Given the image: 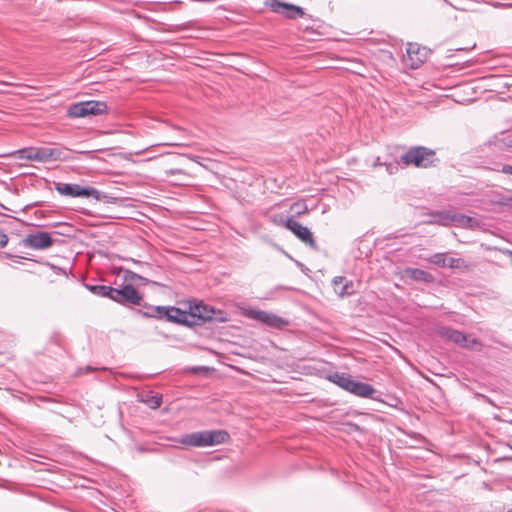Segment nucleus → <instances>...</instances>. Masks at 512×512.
<instances>
[{"label":"nucleus","mask_w":512,"mask_h":512,"mask_svg":"<svg viewBox=\"0 0 512 512\" xmlns=\"http://www.w3.org/2000/svg\"><path fill=\"white\" fill-rule=\"evenodd\" d=\"M186 311L185 325H201L206 321L225 322L228 320L226 312L215 309L203 302H189Z\"/></svg>","instance_id":"f257e3e1"},{"label":"nucleus","mask_w":512,"mask_h":512,"mask_svg":"<svg viewBox=\"0 0 512 512\" xmlns=\"http://www.w3.org/2000/svg\"><path fill=\"white\" fill-rule=\"evenodd\" d=\"M229 440L225 430H203L183 435L178 443L187 447H210Z\"/></svg>","instance_id":"f03ea898"},{"label":"nucleus","mask_w":512,"mask_h":512,"mask_svg":"<svg viewBox=\"0 0 512 512\" xmlns=\"http://www.w3.org/2000/svg\"><path fill=\"white\" fill-rule=\"evenodd\" d=\"M16 154L19 159L37 162L66 160V156L62 150L51 147L23 148L16 151Z\"/></svg>","instance_id":"7ed1b4c3"},{"label":"nucleus","mask_w":512,"mask_h":512,"mask_svg":"<svg viewBox=\"0 0 512 512\" xmlns=\"http://www.w3.org/2000/svg\"><path fill=\"white\" fill-rule=\"evenodd\" d=\"M435 161V152L423 146L412 147L401 156V162L404 165H414L419 168L430 167Z\"/></svg>","instance_id":"20e7f679"},{"label":"nucleus","mask_w":512,"mask_h":512,"mask_svg":"<svg viewBox=\"0 0 512 512\" xmlns=\"http://www.w3.org/2000/svg\"><path fill=\"white\" fill-rule=\"evenodd\" d=\"M111 300L123 306H141L143 297L132 284H126L121 288H114Z\"/></svg>","instance_id":"39448f33"},{"label":"nucleus","mask_w":512,"mask_h":512,"mask_svg":"<svg viewBox=\"0 0 512 512\" xmlns=\"http://www.w3.org/2000/svg\"><path fill=\"white\" fill-rule=\"evenodd\" d=\"M107 110V105L102 101H83L72 104L68 109V116L71 118H81L88 115H99Z\"/></svg>","instance_id":"423d86ee"},{"label":"nucleus","mask_w":512,"mask_h":512,"mask_svg":"<svg viewBox=\"0 0 512 512\" xmlns=\"http://www.w3.org/2000/svg\"><path fill=\"white\" fill-rule=\"evenodd\" d=\"M265 6L268 7L273 13L282 15L289 20L304 18L306 16V13L302 7L280 0H266Z\"/></svg>","instance_id":"0eeeda50"},{"label":"nucleus","mask_w":512,"mask_h":512,"mask_svg":"<svg viewBox=\"0 0 512 512\" xmlns=\"http://www.w3.org/2000/svg\"><path fill=\"white\" fill-rule=\"evenodd\" d=\"M55 190L64 196L93 197L96 200L100 199V192L91 186L82 187L79 184L55 183Z\"/></svg>","instance_id":"6e6552de"},{"label":"nucleus","mask_w":512,"mask_h":512,"mask_svg":"<svg viewBox=\"0 0 512 512\" xmlns=\"http://www.w3.org/2000/svg\"><path fill=\"white\" fill-rule=\"evenodd\" d=\"M437 334L443 339L449 340L464 348H473L474 346H480V343L476 338L464 334L463 332L447 327L441 326L437 328Z\"/></svg>","instance_id":"1a4fd4ad"},{"label":"nucleus","mask_w":512,"mask_h":512,"mask_svg":"<svg viewBox=\"0 0 512 512\" xmlns=\"http://www.w3.org/2000/svg\"><path fill=\"white\" fill-rule=\"evenodd\" d=\"M53 243L54 240L51 235L42 230L29 233L22 239V245L24 247L34 250L48 249L53 245Z\"/></svg>","instance_id":"9d476101"},{"label":"nucleus","mask_w":512,"mask_h":512,"mask_svg":"<svg viewBox=\"0 0 512 512\" xmlns=\"http://www.w3.org/2000/svg\"><path fill=\"white\" fill-rule=\"evenodd\" d=\"M429 55V50L419 46L417 43H409L406 49V57L404 62L411 69H417L425 62Z\"/></svg>","instance_id":"9b49d317"},{"label":"nucleus","mask_w":512,"mask_h":512,"mask_svg":"<svg viewBox=\"0 0 512 512\" xmlns=\"http://www.w3.org/2000/svg\"><path fill=\"white\" fill-rule=\"evenodd\" d=\"M157 319L183 324L186 322V311L174 306H156L153 310Z\"/></svg>","instance_id":"f8f14e48"},{"label":"nucleus","mask_w":512,"mask_h":512,"mask_svg":"<svg viewBox=\"0 0 512 512\" xmlns=\"http://www.w3.org/2000/svg\"><path fill=\"white\" fill-rule=\"evenodd\" d=\"M287 229L290 230L298 239H300L303 243L311 247L312 249H317L316 241L312 235V232L305 226H302L299 222L292 219V221H286Z\"/></svg>","instance_id":"ddd939ff"},{"label":"nucleus","mask_w":512,"mask_h":512,"mask_svg":"<svg viewBox=\"0 0 512 512\" xmlns=\"http://www.w3.org/2000/svg\"><path fill=\"white\" fill-rule=\"evenodd\" d=\"M251 317L273 328H281L287 324V321L283 318L266 311H252Z\"/></svg>","instance_id":"4468645a"},{"label":"nucleus","mask_w":512,"mask_h":512,"mask_svg":"<svg viewBox=\"0 0 512 512\" xmlns=\"http://www.w3.org/2000/svg\"><path fill=\"white\" fill-rule=\"evenodd\" d=\"M348 392L358 397L375 399L374 394L376 390L372 385L356 381L352 378Z\"/></svg>","instance_id":"2eb2a0df"},{"label":"nucleus","mask_w":512,"mask_h":512,"mask_svg":"<svg viewBox=\"0 0 512 512\" xmlns=\"http://www.w3.org/2000/svg\"><path fill=\"white\" fill-rule=\"evenodd\" d=\"M334 291L340 296L344 297L346 295H351L353 291V282L345 281V278L342 276L334 277L333 281Z\"/></svg>","instance_id":"dca6fc26"},{"label":"nucleus","mask_w":512,"mask_h":512,"mask_svg":"<svg viewBox=\"0 0 512 512\" xmlns=\"http://www.w3.org/2000/svg\"><path fill=\"white\" fill-rule=\"evenodd\" d=\"M404 273L408 278L415 281L431 283L434 280V277L431 273L419 268H406Z\"/></svg>","instance_id":"f3484780"},{"label":"nucleus","mask_w":512,"mask_h":512,"mask_svg":"<svg viewBox=\"0 0 512 512\" xmlns=\"http://www.w3.org/2000/svg\"><path fill=\"white\" fill-rule=\"evenodd\" d=\"M329 380L341 387L342 389L348 391L350 386L352 377L346 373L336 372L329 376Z\"/></svg>","instance_id":"a211bd4d"},{"label":"nucleus","mask_w":512,"mask_h":512,"mask_svg":"<svg viewBox=\"0 0 512 512\" xmlns=\"http://www.w3.org/2000/svg\"><path fill=\"white\" fill-rule=\"evenodd\" d=\"M435 222L442 226H450L453 223V214L447 211L437 212Z\"/></svg>","instance_id":"6ab92c4d"},{"label":"nucleus","mask_w":512,"mask_h":512,"mask_svg":"<svg viewBox=\"0 0 512 512\" xmlns=\"http://www.w3.org/2000/svg\"><path fill=\"white\" fill-rule=\"evenodd\" d=\"M292 217L290 218H286L283 214L281 213H278V214H271V215H268V220L270 222H272L273 224L277 225V226H283L287 229V223L286 221H292Z\"/></svg>","instance_id":"aec40b11"},{"label":"nucleus","mask_w":512,"mask_h":512,"mask_svg":"<svg viewBox=\"0 0 512 512\" xmlns=\"http://www.w3.org/2000/svg\"><path fill=\"white\" fill-rule=\"evenodd\" d=\"M428 261L439 267H447V258L444 253H435L429 257Z\"/></svg>","instance_id":"412c9836"},{"label":"nucleus","mask_w":512,"mask_h":512,"mask_svg":"<svg viewBox=\"0 0 512 512\" xmlns=\"http://www.w3.org/2000/svg\"><path fill=\"white\" fill-rule=\"evenodd\" d=\"M447 267L452 269H469V265L461 258L447 259Z\"/></svg>","instance_id":"4be33fe9"},{"label":"nucleus","mask_w":512,"mask_h":512,"mask_svg":"<svg viewBox=\"0 0 512 512\" xmlns=\"http://www.w3.org/2000/svg\"><path fill=\"white\" fill-rule=\"evenodd\" d=\"M472 222V218L469 216H466L464 214H457L453 213V223L457 226H470V223Z\"/></svg>","instance_id":"5701e85b"},{"label":"nucleus","mask_w":512,"mask_h":512,"mask_svg":"<svg viewBox=\"0 0 512 512\" xmlns=\"http://www.w3.org/2000/svg\"><path fill=\"white\" fill-rule=\"evenodd\" d=\"M113 292V287L106 285H97L95 289V294L100 297L109 298L111 300V293Z\"/></svg>","instance_id":"b1692460"},{"label":"nucleus","mask_w":512,"mask_h":512,"mask_svg":"<svg viewBox=\"0 0 512 512\" xmlns=\"http://www.w3.org/2000/svg\"><path fill=\"white\" fill-rule=\"evenodd\" d=\"M291 211L295 213V215L300 216L305 214L308 210L307 205L305 203H293L290 207Z\"/></svg>","instance_id":"393cba45"},{"label":"nucleus","mask_w":512,"mask_h":512,"mask_svg":"<svg viewBox=\"0 0 512 512\" xmlns=\"http://www.w3.org/2000/svg\"><path fill=\"white\" fill-rule=\"evenodd\" d=\"M156 306H152V305H143V311H141V313L146 316V317H151V318H156L155 316V313H153V309L155 308Z\"/></svg>","instance_id":"a878e982"},{"label":"nucleus","mask_w":512,"mask_h":512,"mask_svg":"<svg viewBox=\"0 0 512 512\" xmlns=\"http://www.w3.org/2000/svg\"><path fill=\"white\" fill-rule=\"evenodd\" d=\"M495 171L502 172L504 174L512 175V166L511 165H501L496 168H494Z\"/></svg>","instance_id":"bb28decb"},{"label":"nucleus","mask_w":512,"mask_h":512,"mask_svg":"<svg viewBox=\"0 0 512 512\" xmlns=\"http://www.w3.org/2000/svg\"><path fill=\"white\" fill-rule=\"evenodd\" d=\"M161 403H162V397L154 396L152 398V401L150 402V407L156 409V408L160 407Z\"/></svg>","instance_id":"cd10ccee"},{"label":"nucleus","mask_w":512,"mask_h":512,"mask_svg":"<svg viewBox=\"0 0 512 512\" xmlns=\"http://www.w3.org/2000/svg\"><path fill=\"white\" fill-rule=\"evenodd\" d=\"M499 203L504 206L512 208V196L501 197Z\"/></svg>","instance_id":"c85d7f7f"},{"label":"nucleus","mask_w":512,"mask_h":512,"mask_svg":"<svg viewBox=\"0 0 512 512\" xmlns=\"http://www.w3.org/2000/svg\"><path fill=\"white\" fill-rule=\"evenodd\" d=\"M164 174L166 176L175 175V174H183V171L181 169H167L164 171Z\"/></svg>","instance_id":"c756f323"},{"label":"nucleus","mask_w":512,"mask_h":512,"mask_svg":"<svg viewBox=\"0 0 512 512\" xmlns=\"http://www.w3.org/2000/svg\"><path fill=\"white\" fill-rule=\"evenodd\" d=\"M7 243H8L7 235L0 231V248L4 247Z\"/></svg>","instance_id":"7c9ffc66"},{"label":"nucleus","mask_w":512,"mask_h":512,"mask_svg":"<svg viewBox=\"0 0 512 512\" xmlns=\"http://www.w3.org/2000/svg\"><path fill=\"white\" fill-rule=\"evenodd\" d=\"M85 287L93 294H95V289L97 288V285H90V284H85Z\"/></svg>","instance_id":"2f4dec72"},{"label":"nucleus","mask_w":512,"mask_h":512,"mask_svg":"<svg viewBox=\"0 0 512 512\" xmlns=\"http://www.w3.org/2000/svg\"><path fill=\"white\" fill-rule=\"evenodd\" d=\"M129 274H131V279H133L134 277L137 276L135 273H132V272H129Z\"/></svg>","instance_id":"473e14b6"},{"label":"nucleus","mask_w":512,"mask_h":512,"mask_svg":"<svg viewBox=\"0 0 512 512\" xmlns=\"http://www.w3.org/2000/svg\"><path fill=\"white\" fill-rule=\"evenodd\" d=\"M85 370H86V371H90V370H92V367L87 366V367L85 368Z\"/></svg>","instance_id":"72a5a7b5"},{"label":"nucleus","mask_w":512,"mask_h":512,"mask_svg":"<svg viewBox=\"0 0 512 512\" xmlns=\"http://www.w3.org/2000/svg\"><path fill=\"white\" fill-rule=\"evenodd\" d=\"M344 283H338V288H341V286L343 285Z\"/></svg>","instance_id":"f704fd0d"},{"label":"nucleus","mask_w":512,"mask_h":512,"mask_svg":"<svg viewBox=\"0 0 512 512\" xmlns=\"http://www.w3.org/2000/svg\"><path fill=\"white\" fill-rule=\"evenodd\" d=\"M57 2H60L61 0H56Z\"/></svg>","instance_id":"c9c22d12"},{"label":"nucleus","mask_w":512,"mask_h":512,"mask_svg":"<svg viewBox=\"0 0 512 512\" xmlns=\"http://www.w3.org/2000/svg\"><path fill=\"white\" fill-rule=\"evenodd\" d=\"M507 512H512V510H509V511H507Z\"/></svg>","instance_id":"e433bc0d"}]
</instances>
